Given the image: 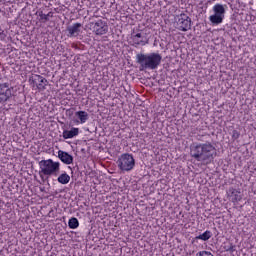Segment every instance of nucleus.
Wrapping results in <instances>:
<instances>
[{
	"label": "nucleus",
	"instance_id": "f257e3e1",
	"mask_svg": "<svg viewBox=\"0 0 256 256\" xmlns=\"http://www.w3.org/2000/svg\"><path fill=\"white\" fill-rule=\"evenodd\" d=\"M190 156L199 163L209 165L217 157V149L210 142H196L190 146Z\"/></svg>",
	"mask_w": 256,
	"mask_h": 256
},
{
	"label": "nucleus",
	"instance_id": "f03ea898",
	"mask_svg": "<svg viewBox=\"0 0 256 256\" xmlns=\"http://www.w3.org/2000/svg\"><path fill=\"white\" fill-rule=\"evenodd\" d=\"M137 63L141 67V71L145 69L155 70L159 65H161V60L163 57L159 53H149V54H137L136 56Z\"/></svg>",
	"mask_w": 256,
	"mask_h": 256
},
{
	"label": "nucleus",
	"instance_id": "7ed1b4c3",
	"mask_svg": "<svg viewBox=\"0 0 256 256\" xmlns=\"http://www.w3.org/2000/svg\"><path fill=\"white\" fill-rule=\"evenodd\" d=\"M39 175L40 177H51L59 175V171H61V163L60 162H55L53 159H47V160H41L39 162Z\"/></svg>",
	"mask_w": 256,
	"mask_h": 256
},
{
	"label": "nucleus",
	"instance_id": "20e7f679",
	"mask_svg": "<svg viewBox=\"0 0 256 256\" xmlns=\"http://www.w3.org/2000/svg\"><path fill=\"white\" fill-rule=\"evenodd\" d=\"M117 165L120 171L129 173V171H133V169H135V158L129 153L122 154L118 158Z\"/></svg>",
	"mask_w": 256,
	"mask_h": 256
},
{
	"label": "nucleus",
	"instance_id": "39448f33",
	"mask_svg": "<svg viewBox=\"0 0 256 256\" xmlns=\"http://www.w3.org/2000/svg\"><path fill=\"white\" fill-rule=\"evenodd\" d=\"M225 7H227V5L223 4H215L212 7L213 14L209 16L210 23L213 25H221V23H223L226 13Z\"/></svg>",
	"mask_w": 256,
	"mask_h": 256
},
{
	"label": "nucleus",
	"instance_id": "423d86ee",
	"mask_svg": "<svg viewBox=\"0 0 256 256\" xmlns=\"http://www.w3.org/2000/svg\"><path fill=\"white\" fill-rule=\"evenodd\" d=\"M174 25L178 31L187 32L191 29V18L185 13L176 15L174 18Z\"/></svg>",
	"mask_w": 256,
	"mask_h": 256
},
{
	"label": "nucleus",
	"instance_id": "0eeeda50",
	"mask_svg": "<svg viewBox=\"0 0 256 256\" xmlns=\"http://www.w3.org/2000/svg\"><path fill=\"white\" fill-rule=\"evenodd\" d=\"M129 43L133 47H145V45L149 44V37L147 36V32L132 33L129 39Z\"/></svg>",
	"mask_w": 256,
	"mask_h": 256
},
{
	"label": "nucleus",
	"instance_id": "6e6552de",
	"mask_svg": "<svg viewBox=\"0 0 256 256\" xmlns=\"http://www.w3.org/2000/svg\"><path fill=\"white\" fill-rule=\"evenodd\" d=\"M87 27L94 33L95 35H107L109 31V26L107 22L99 19L95 22L88 23Z\"/></svg>",
	"mask_w": 256,
	"mask_h": 256
},
{
	"label": "nucleus",
	"instance_id": "1a4fd4ad",
	"mask_svg": "<svg viewBox=\"0 0 256 256\" xmlns=\"http://www.w3.org/2000/svg\"><path fill=\"white\" fill-rule=\"evenodd\" d=\"M13 93L8 83H0V103H5L11 99Z\"/></svg>",
	"mask_w": 256,
	"mask_h": 256
},
{
	"label": "nucleus",
	"instance_id": "9d476101",
	"mask_svg": "<svg viewBox=\"0 0 256 256\" xmlns=\"http://www.w3.org/2000/svg\"><path fill=\"white\" fill-rule=\"evenodd\" d=\"M81 27H83L81 23H74L71 26H68V37H79L81 34Z\"/></svg>",
	"mask_w": 256,
	"mask_h": 256
},
{
	"label": "nucleus",
	"instance_id": "9b49d317",
	"mask_svg": "<svg viewBox=\"0 0 256 256\" xmlns=\"http://www.w3.org/2000/svg\"><path fill=\"white\" fill-rule=\"evenodd\" d=\"M75 117L77 118L76 120H74V123H76V125H84V123H87V121H89V113L85 111L75 112Z\"/></svg>",
	"mask_w": 256,
	"mask_h": 256
},
{
	"label": "nucleus",
	"instance_id": "f8f14e48",
	"mask_svg": "<svg viewBox=\"0 0 256 256\" xmlns=\"http://www.w3.org/2000/svg\"><path fill=\"white\" fill-rule=\"evenodd\" d=\"M228 197L232 203H239L241 199H243V196H241V191L235 189V188H230L228 190Z\"/></svg>",
	"mask_w": 256,
	"mask_h": 256
},
{
	"label": "nucleus",
	"instance_id": "ddd939ff",
	"mask_svg": "<svg viewBox=\"0 0 256 256\" xmlns=\"http://www.w3.org/2000/svg\"><path fill=\"white\" fill-rule=\"evenodd\" d=\"M58 158L65 165H71L73 163V157L71 156V154H69L63 150L58 151Z\"/></svg>",
	"mask_w": 256,
	"mask_h": 256
},
{
	"label": "nucleus",
	"instance_id": "4468645a",
	"mask_svg": "<svg viewBox=\"0 0 256 256\" xmlns=\"http://www.w3.org/2000/svg\"><path fill=\"white\" fill-rule=\"evenodd\" d=\"M79 135V128H72L71 130H64L62 133V137L64 139H73V137H77Z\"/></svg>",
	"mask_w": 256,
	"mask_h": 256
},
{
	"label": "nucleus",
	"instance_id": "2eb2a0df",
	"mask_svg": "<svg viewBox=\"0 0 256 256\" xmlns=\"http://www.w3.org/2000/svg\"><path fill=\"white\" fill-rule=\"evenodd\" d=\"M57 181L61 185H67V183H69V181H71V176H69V174H67V172H64L58 176Z\"/></svg>",
	"mask_w": 256,
	"mask_h": 256
},
{
	"label": "nucleus",
	"instance_id": "dca6fc26",
	"mask_svg": "<svg viewBox=\"0 0 256 256\" xmlns=\"http://www.w3.org/2000/svg\"><path fill=\"white\" fill-rule=\"evenodd\" d=\"M34 81L39 83L38 89H45V86L47 85V79L43 78V76L36 75Z\"/></svg>",
	"mask_w": 256,
	"mask_h": 256
},
{
	"label": "nucleus",
	"instance_id": "f3484780",
	"mask_svg": "<svg viewBox=\"0 0 256 256\" xmlns=\"http://www.w3.org/2000/svg\"><path fill=\"white\" fill-rule=\"evenodd\" d=\"M212 233L209 230H206L204 233L200 234L196 237V239H200V241H209L210 237H212Z\"/></svg>",
	"mask_w": 256,
	"mask_h": 256
},
{
	"label": "nucleus",
	"instance_id": "a211bd4d",
	"mask_svg": "<svg viewBox=\"0 0 256 256\" xmlns=\"http://www.w3.org/2000/svg\"><path fill=\"white\" fill-rule=\"evenodd\" d=\"M68 226L70 229H77L79 227V220L75 217L69 219Z\"/></svg>",
	"mask_w": 256,
	"mask_h": 256
},
{
	"label": "nucleus",
	"instance_id": "6ab92c4d",
	"mask_svg": "<svg viewBox=\"0 0 256 256\" xmlns=\"http://www.w3.org/2000/svg\"><path fill=\"white\" fill-rule=\"evenodd\" d=\"M36 15H38V17H40V21H48V19H49V15L43 14V11H37Z\"/></svg>",
	"mask_w": 256,
	"mask_h": 256
},
{
	"label": "nucleus",
	"instance_id": "aec40b11",
	"mask_svg": "<svg viewBox=\"0 0 256 256\" xmlns=\"http://www.w3.org/2000/svg\"><path fill=\"white\" fill-rule=\"evenodd\" d=\"M196 256H214V255L210 251L202 250L197 252Z\"/></svg>",
	"mask_w": 256,
	"mask_h": 256
},
{
	"label": "nucleus",
	"instance_id": "412c9836",
	"mask_svg": "<svg viewBox=\"0 0 256 256\" xmlns=\"http://www.w3.org/2000/svg\"><path fill=\"white\" fill-rule=\"evenodd\" d=\"M6 37L7 35H5V31L0 27V41H5Z\"/></svg>",
	"mask_w": 256,
	"mask_h": 256
},
{
	"label": "nucleus",
	"instance_id": "4be33fe9",
	"mask_svg": "<svg viewBox=\"0 0 256 256\" xmlns=\"http://www.w3.org/2000/svg\"><path fill=\"white\" fill-rule=\"evenodd\" d=\"M240 133L237 131V130H234L233 132H232V137L234 138V139H237L238 137H240Z\"/></svg>",
	"mask_w": 256,
	"mask_h": 256
}]
</instances>
